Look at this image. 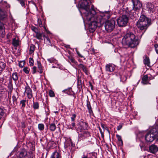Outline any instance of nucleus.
<instances>
[{"label": "nucleus", "mask_w": 158, "mask_h": 158, "mask_svg": "<svg viewBox=\"0 0 158 158\" xmlns=\"http://www.w3.org/2000/svg\"><path fill=\"white\" fill-rule=\"evenodd\" d=\"M29 65L31 66H32L34 65V60L33 58L30 57L29 59Z\"/></svg>", "instance_id": "473e14b6"}, {"label": "nucleus", "mask_w": 158, "mask_h": 158, "mask_svg": "<svg viewBox=\"0 0 158 158\" xmlns=\"http://www.w3.org/2000/svg\"><path fill=\"white\" fill-rule=\"evenodd\" d=\"M33 107L35 110L38 109L39 107V103L38 102H34L33 103Z\"/></svg>", "instance_id": "393cba45"}, {"label": "nucleus", "mask_w": 158, "mask_h": 158, "mask_svg": "<svg viewBox=\"0 0 158 158\" xmlns=\"http://www.w3.org/2000/svg\"><path fill=\"white\" fill-rule=\"evenodd\" d=\"M10 35L8 34L7 35V38L9 39L10 38Z\"/></svg>", "instance_id": "052dcab7"}, {"label": "nucleus", "mask_w": 158, "mask_h": 158, "mask_svg": "<svg viewBox=\"0 0 158 158\" xmlns=\"http://www.w3.org/2000/svg\"><path fill=\"white\" fill-rule=\"evenodd\" d=\"M144 59L143 60V63L145 65L149 66H150V62L149 57L145 56L144 57Z\"/></svg>", "instance_id": "aec40b11"}, {"label": "nucleus", "mask_w": 158, "mask_h": 158, "mask_svg": "<svg viewBox=\"0 0 158 158\" xmlns=\"http://www.w3.org/2000/svg\"><path fill=\"white\" fill-rule=\"evenodd\" d=\"M38 22L40 27H42L43 26V25L42 22H41V21L40 20L39 21V20H38Z\"/></svg>", "instance_id": "864d4df0"}, {"label": "nucleus", "mask_w": 158, "mask_h": 158, "mask_svg": "<svg viewBox=\"0 0 158 158\" xmlns=\"http://www.w3.org/2000/svg\"><path fill=\"white\" fill-rule=\"evenodd\" d=\"M49 95L50 97H52L55 96L54 92L52 90H50L49 92Z\"/></svg>", "instance_id": "e433bc0d"}, {"label": "nucleus", "mask_w": 158, "mask_h": 158, "mask_svg": "<svg viewBox=\"0 0 158 158\" xmlns=\"http://www.w3.org/2000/svg\"><path fill=\"white\" fill-rule=\"evenodd\" d=\"M27 86L25 88V93L27 94L29 99H31L32 97V90L27 83Z\"/></svg>", "instance_id": "ddd939ff"}, {"label": "nucleus", "mask_w": 158, "mask_h": 158, "mask_svg": "<svg viewBox=\"0 0 158 158\" xmlns=\"http://www.w3.org/2000/svg\"><path fill=\"white\" fill-rule=\"evenodd\" d=\"M115 65L112 64H107L106 65V70L107 72H113L115 69Z\"/></svg>", "instance_id": "4468645a"}, {"label": "nucleus", "mask_w": 158, "mask_h": 158, "mask_svg": "<svg viewBox=\"0 0 158 158\" xmlns=\"http://www.w3.org/2000/svg\"><path fill=\"white\" fill-rule=\"evenodd\" d=\"M76 52L77 54L81 58H83L84 56L81 55L80 53H79V52L77 50L76 51Z\"/></svg>", "instance_id": "603ef678"}, {"label": "nucleus", "mask_w": 158, "mask_h": 158, "mask_svg": "<svg viewBox=\"0 0 158 158\" xmlns=\"http://www.w3.org/2000/svg\"><path fill=\"white\" fill-rule=\"evenodd\" d=\"M12 98H13L14 101H15L16 100V99L15 98V96H13Z\"/></svg>", "instance_id": "13d9d810"}, {"label": "nucleus", "mask_w": 158, "mask_h": 158, "mask_svg": "<svg viewBox=\"0 0 158 158\" xmlns=\"http://www.w3.org/2000/svg\"><path fill=\"white\" fill-rule=\"evenodd\" d=\"M23 70L26 73L28 74L29 73L30 69L27 67H26L23 69Z\"/></svg>", "instance_id": "f704fd0d"}, {"label": "nucleus", "mask_w": 158, "mask_h": 158, "mask_svg": "<svg viewBox=\"0 0 158 158\" xmlns=\"http://www.w3.org/2000/svg\"><path fill=\"white\" fill-rule=\"evenodd\" d=\"M47 60L48 61V62L51 63H55V61H56V59L52 58L50 59H48Z\"/></svg>", "instance_id": "4c0bfd02"}, {"label": "nucleus", "mask_w": 158, "mask_h": 158, "mask_svg": "<svg viewBox=\"0 0 158 158\" xmlns=\"http://www.w3.org/2000/svg\"><path fill=\"white\" fill-rule=\"evenodd\" d=\"M77 85L78 87L79 88L81 87V78H80L79 77H77Z\"/></svg>", "instance_id": "cd10ccee"}, {"label": "nucleus", "mask_w": 158, "mask_h": 158, "mask_svg": "<svg viewBox=\"0 0 158 158\" xmlns=\"http://www.w3.org/2000/svg\"><path fill=\"white\" fill-rule=\"evenodd\" d=\"M133 3V10H129L128 8L127 7L125 10L126 13L129 16L132 18L133 17L135 14L133 11H135L137 12H139L142 7V4L139 0H131Z\"/></svg>", "instance_id": "39448f33"}, {"label": "nucleus", "mask_w": 158, "mask_h": 158, "mask_svg": "<svg viewBox=\"0 0 158 158\" xmlns=\"http://www.w3.org/2000/svg\"><path fill=\"white\" fill-rule=\"evenodd\" d=\"M12 81L11 79L9 80V82L8 84V88L10 92L11 93L12 91L13 87V84Z\"/></svg>", "instance_id": "412c9836"}, {"label": "nucleus", "mask_w": 158, "mask_h": 158, "mask_svg": "<svg viewBox=\"0 0 158 158\" xmlns=\"http://www.w3.org/2000/svg\"><path fill=\"white\" fill-rule=\"evenodd\" d=\"M31 29L35 33H37L39 31L38 29L34 26H32L31 27Z\"/></svg>", "instance_id": "58836bf2"}, {"label": "nucleus", "mask_w": 158, "mask_h": 158, "mask_svg": "<svg viewBox=\"0 0 158 158\" xmlns=\"http://www.w3.org/2000/svg\"><path fill=\"white\" fill-rule=\"evenodd\" d=\"M86 106L89 114L92 115L93 114V112L91 106L90 102L89 100H87L86 101Z\"/></svg>", "instance_id": "f3484780"}, {"label": "nucleus", "mask_w": 158, "mask_h": 158, "mask_svg": "<svg viewBox=\"0 0 158 158\" xmlns=\"http://www.w3.org/2000/svg\"><path fill=\"white\" fill-rule=\"evenodd\" d=\"M37 67L38 69V72L40 74L42 73L43 72V68L40 61H37Z\"/></svg>", "instance_id": "a211bd4d"}, {"label": "nucleus", "mask_w": 158, "mask_h": 158, "mask_svg": "<svg viewBox=\"0 0 158 158\" xmlns=\"http://www.w3.org/2000/svg\"><path fill=\"white\" fill-rule=\"evenodd\" d=\"M88 127L87 123L81 121L77 125V130L78 131L81 132L82 130H85L87 129Z\"/></svg>", "instance_id": "9d476101"}, {"label": "nucleus", "mask_w": 158, "mask_h": 158, "mask_svg": "<svg viewBox=\"0 0 158 158\" xmlns=\"http://www.w3.org/2000/svg\"><path fill=\"white\" fill-rule=\"evenodd\" d=\"M69 58L72 63H75V61L74 58L72 57H69Z\"/></svg>", "instance_id": "de8ad7c7"}, {"label": "nucleus", "mask_w": 158, "mask_h": 158, "mask_svg": "<svg viewBox=\"0 0 158 158\" xmlns=\"http://www.w3.org/2000/svg\"><path fill=\"white\" fill-rule=\"evenodd\" d=\"M74 144L72 142L71 139L70 138L68 139L64 143V147L67 149L70 150L72 148H70V146L74 147Z\"/></svg>", "instance_id": "f8f14e48"}, {"label": "nucleus", "mask_w": 158, "mask_h": 158, "mask_svg": "<svg viewBox=\"0 0 158 158\" xmlns=\"http://www.w3.org/2000/svg\"><path fill=\"white\" fill-rule=\"evenodd\" d=\"M14 152H12L10 153V156H11L12 154V153H13Z\"/></svg>", "instance_id": "e2e57ef3"}, {"label": "nucleus", "mask_w": 158, "mask_h": 158, "mask_svg": "<svg viewBox=\"0 0 158 158\" xmlns=\"http://www.w3.org/2000/svg\"><path fill=\"white\" fill-rule=\"evenodd\" d=\"M101 126L103 128V130H104V129H105V127H105L103 124H101Z\"/></svg>", "instance_id": "4d7b16f0"}, {"label": "nucleus", "mask_w": 158, "mask_h": 158, "mask_svg": "<svg viewBox=\"0 0 158 158\" xmlns=\"http://www.w3.org/2000/svg\"><path fill=\"white\" fill-rule=\"evenodd\" d=\"M50 158H61L60 154L59 152L55 151L52 154Z\"/></svg>", "instance_id": "dca6fc26"}, {"label": "nucleus", "mask_w": 158, "mask_h": 158, "mask_svg": "<svg viewBox=\"0 0 158 158\" xmlns=\"http://www.w3.org/2000/svg\"><path fill=\"white\" fill-rule=\"evenodd\" d=\"M25 64V63L24 61H21L19 62V66L20 67L22 68L24 66Z\"/></svg>", "instance_id": "c9c22d12"}, {"label": "nucleus", "mask_w": 158, "mask_h": 158, "mask_svg": "<svg viewBox=\"0 0 158 158\" xmlns=\"http://www.w3.org/2000/svg\"><path fill=\"white\" fill-rule=\"evenodd\" d=\"M18 1L19 2L22 6L25 5V4L24 0H18Z\"/></svg>", "instance_id": "a18cd8bd"}, {"label": "nucleus", "mask_w": 158, "mask_h": 158, "mask_svg": "<svg viewBox=\"0 0 158 158\" xmlns=\"http://www.w3.org/2000/svg\"><path fill=\"white\" fill-rule=\"evenodd\" d=\"M83 71L87 74H88V73H87V70L86 68H85V69H83Z\"/></svg>", "instance_id": "5fc2aeb1"}, {"label": "nucleus", "mask_w": 158, "mask_h": 158, "mask_svg": "<svg viewBox=\"0 0 158 158\" xmlns=\"http://www.w3.org/2000/svg\"><path fill=\"white\" fill-rule=\"evenodd\" d=\"M116 137H117V138L118 141L119 142H121V143L122 144H123V141H122V140L121 139V137L120 135H116Z\"/></svg>", "instance_id": "a19ab883"}, {"label": "nucleus", "mask_w": 158, "mask_h": 158, "mask_svg": "<svg viewBox=\"0 0 158 158\" xmlns=\"http://www.w3.org/2000/svg\"><path fill=\"white\" fill-rule=\"evenodd\" d=\"M26 100H23L20 101V104H22V108H24L25 106Z\"/></svg>", "instance_id": "72a5a7b5"}, {"label": "nucleus", "mask_w": 158, "mask_h": 158, "mask_svg": "<svg viewBox=\"0 0 158 158\" xmlns=\"http://www.w3.org/2000/svg\"><path fill=\"white\" fill-rule=\"evenodd\" d=\"M2 34H5V32H4H4H2Z\"/></svg>", "instance_id": "338daca9"}, {"label": "nucleus", "mask_w": 158, "mask_h": 158, "mask_svg": "<svg viewBox=\"0 0 158 158\" xmlns=\"http://www.w3.org/2000/svg\"><path fill=\"white\" fill-rule=\"evenodd\" d=\"M154 47L155 48V50L157 54H158V45L155 44L154 45Z\"/></svg>", "instance_id": "8fccbe9b"}, {"label": "nucleus", "mask_w": 158, "mask_h": 158, "mask_svg": "<svg viewBox=\"0 0 158 158\" xmlns=\"http://www.w3.org/2000/svg\"><path fill=\"white\" fill-rule=\"evenodd\" d=\"M71 125L73 127H72L71 128L72 129H73V127H74L75 126V123H72Z\"/></svg>", "instance_id": "6e6d98bb"}, {"label": "nucleus", "mask_w": 158, "mask_h": 158, "mask_svg": "<svg viewBox=\"0 0 158 158\" xmlns=\"http://www.w3.org/2000/svg\"><path fill=\"white\" fill-rule=\"evenodd\" d=\"M34 154L32 151L27 152L25 149L19 151L12 158H32Z\"/></svg>", "instance_id": "0eeeda50"}, {"label": "nucleus", "mask_w": 158, "mask_h": 158, "mask_svg": "<svg viewBox=\"0 0 158 158\" xmlns=\"http://www.w3.org/2000/svg\"><path fill=\"white\" fill-rule=\"evenodd\" d=\"M120 81L123 82L126 81L127 79L126 76L124 75H120Z\"/></svg>", "instance_id": "c756f323"}, {"label": "nucleus", "mask_w": 158, "mask_h": 158, "mask_svg": "<svg viewBox=\"0 0 158 158\" xmlns=\"http://www.w3.org/2000/svg\"><path fill=\"white\" fill-rule=\"evenodd\" d=\"M32 73L33 74H35L36 72V67L34 66L32 68Z\"/></svg>", "instance_id": "37998d69"}, {"label": "nucleus", "mask_w": 158, "mask_h": 158, "mask_svg": "<svg viewBox=\"0 0 158 158\" xmlns=\"http://www.w3.org/2000/svg\"><path fill=\"white\" fill-rule=\"evenodd\" d=\"M85 14V17H83L84 20L90 21L89 23V29L90 32L93 33L97 27H101L103 24L107 19H109L110 16L109 12L106 11L100 14L96 13L88 15Z\"/></svg>", "instance_id": "f03ea898"}, {"label": "nucleus", "mask_w": 158, "mask_h": 158, "mask_svg": "<svg viewBox=\"0 0 158 158\" xmlns=\"http://www.w3.org/2000/svg\"><path fill=\"white\" fill-rule=\"evenodd\" d=\"M10 6L6 2L1 0L0 1V23L1 21H5L7 19V11L10 10ZM4 27L0 25V29L4 30Z\"/></svg>", "instance_id": "7ed1b4c3"}, {"label": "nucleus", "mask_w": 158, "mask_h": 158, "mask_svg": "<svg viewBox=\"0 0 158 158\" xmlns=\"http://www.w3.org/2000/svg\"><path fill=\"white\" fill-rule=\"evenodd\" d=\"M6 67V64L3 63H0V71H2L5 69Z\"/></svg>", "instance_id": "7c9ffc66"}, {"label": "nucleus", "mask_w": 158, "mask_h": 158, "mask_svg": "<svg viewBox=\"0 0 158 158\" xmlns=\"http://www.w3.org/2000/svg\"><path fill=\"white\" fill-rule=\"evenodd\" d=\"M123 6L124 4L123 3H119L118 5V6L120 8H121L122 10H123V9H124V8H123Z\"/></svg>", "instance_id": "09e8293b"}, {"label": "nucleus", "mask_w": 158, "mask_h": 158, "mask_svg": "<svg viewBox=\"0 0 158 158\" xmlns=\"http://www.w3.org/2000/svg\"><path fill=\"white\" fill-rule=\"evenodd\" d=\"M44 124H43L40 123V124H38V129L40 131H41L43 130L44 129Z\"/></svg>", "instance_id": "2f4dec72"}, {"label": "nucleus", "mask_w": 158, "mask_h": 158, "mask_svg": "<svg viewBox=\"0 0 158 158\" xmlns=\"http://www.w3.org/2000/svg\"><path fill=\"white\" fill-rule=\"evenodd\" d=\"M56 127L55 124L52 123L50 125V130L51 131H54L56 129Z\"/></svg>", "instance_id": "bb28decb"}, {"label": "nucleus", "mask_w": 158, "mask_h": 158, "mask_svg": "<svg viewBox=\"0 0 158 158\" xmlns=\"http://www.w3.org/2000/svg\"><path fill=\"white\" fill-rule=\"evenodd\" d=\"M54 112H55V113H58V112L57 111H55Z\"/></svg>", "instance_id": "69168bd1"}, {"label": "nucleus", "mask_w": 158, "mask_h": 158, "mask_svg": "<svg viewBox=\"0 0 158 158\" xmlns=\"http://www.w3.org/2000/svg\"><path fill=\"white\" fill-rule=\"evenodd\" d=\"M146 10L150 13H153L156 9V7L154 4L148 2L146 4Z\"/></svg>", "instance_id": "9b49d317"}, {"label": "nucleus", "mask_w": 158, "mask_h": 158, "mask_svg": "<svg viewBox=\"0 0 158 158\" xmlns=\"http://www.w3.org/2000/svg\"><path fill=\"white\" fill-rule=\"evenodd\" d=\"M4 113V110L2 108H0V119L2 117Z\"/></svg>", "instance_id": "ea45409f"}, {"label": "nucleus", "mask_w": 158, "mask_h": 158, "mask_svg": "<svg viewBox=\"0 0 158 158\" xmlns=\"http://www.w3.org/2000/svg\"><path fill=\"white\" fill-rule=\"evenodd\" d=\"M123 126L122 124H120L117 127V130H120L122 128Z\"/></svg>", "instance_id": "3c124183"}, {"label": "nucleus", "mask_w": 158, "mask_h": 158, "mask_svg": "<svg viewBox=\"0 0 158 158\" xmlns=\"http://www.w3.org/2000/svg\"><path fill=\"white\" fill-rule=\"evenodd\" d=\"M76 117V115L75 114H73L72 115V116L71 118V121L73 122L75 120V119Z\"/></svg>", "instance_id": "c03bdc74"}, {"label": "nucleus", "mask_w": 158, "mask_h": 158, "mask_svg": "<svg viewBox=\"0 0 158 158\" xmlns=\"http://www.w3.org/2000/svg\"><path fill=\"white\" fill-rule=\"evenodd\" d=\"M81 158H88L87 156H85L84 155L83 157H82Z\"/></svg>", "instance_id": "bf43d9fd"}, {"label": "nucleus", "mask_w": 158, "mask_h": 158, "mask_svg": "<svg viewBox=\"0 0 158 158\" xmlns=\"http://www.w3.org/2000/svg\"><path fill=\"white\" fill-rule=\"evenodd\" d=\"M12 77L13 80L15 81L18 79V74L17 73H14L12 74Z\"/></svg>", "instance_id": "5701e85b"}, {"label": "nucleus", "mask_w": 158, "mask_h": 158, "mask_svg": "<svg viewBox=\"0 0 158 158\" xmlns=\"http://www.w3.org/2000/svg\"><path fill=\"white\" fill-rule=\"evenodd\" d=\"M106 129H107V130L109 132H109V130H108L107 129V128H106Z\"/></svg>", "instance_id": "774afa93"}, {"label": "nucleus", "mask_w": 158, "mask_h": 158, "mask_svg": "<svg viewBox=\"0 0 158 158\" xmlns=\"http://www.w3.org/2000/svg\"><path fill=\"white\" fill-rule=\"evenodd\" d=\"M150 19L145 15H141L137 23V26L139 29V34L136 36L137 38L135 35L131 32L126 34L122 40V43L123 45L127 46L131 48L135 47L139 44V39H141L149 26L148 23Z\"/></svg>", "instance_id": "f257e3e1"}, {"label": "nucleus", "mask_w": 158, "mask_h": 158, "mask_svg": "<svg viewBox=\"0 0 158 158\" xmlns=\"http://www.w3.org/2000/svg\"><path fill=\"white\" fill-rule=\"evenodd\" d=\"M128 21V17L126 15H122L118 18L117 23L119 27H123L126 25Z\"/></svg>", "instance_id": "1a4fd4ad"}, {"label": "nucleus", "mask_w": 158, "mask_h": 158, "mask_svg": "<svg viewBox=\"0 0 158 158\" xmlns=\"http://www.w3.org/2000/svg\"><path fill=\"white\" fill-rule=\"evenodd\" d=\"M62 91L68 95H70L72 94V89L71 88H69L67 89H64Z\"/></svg>", "instance_id": "a878e982"}, {"label": "nucleus", "mask_w": 158, "mask_h": 158, "mask_svg": "<svg viewBox=\"0 0 158 158\" xmlns=\"http://www.w3.org/2000/svg\"><path fill=\"white\" fill-rule=\"evenodd\" d=\"M35 46L33 44H31L30 46L29 53L30 54H31L33 53L35 49Z\"/></svg>", "instance_id": "c85d7f7f"}, {"label": "nucleus", "mask_w": 158, "mask_h": 158, "mask_svg": "<svg viewBox=\"0 0 158 158\" xmlns=\"http://www.w3.org/2000/svg\"><path fill=\"white\" fill-rule=\"evenodd\" d=\"M12 44L14 47H17L19 45V40L14 38L13 39Z\"/></svg>", "instance_id": "4be33fe9"}, {"label": "nucleus", "mask_w": 158, "mask_h": 158, "mask_svg": "<svg viewBox=\"0 0 158 158\" xmlns=\"http://www.w3.org/2000/svg\"><path fill=\"white\" fill-rule=\"evenodd\" d=\"M158 130L155 128H153L145 135L146 141L148 143H151L155 140L156 142L158 143Z\"/></svg>", "instance_id": "423d86ee"}, {"label": "nucleus", "mask_w": 158, "mask_h": 158, "mask_svg": "<svg viewBox=\"0 0 158 158\" xmlns=\"http://www.w3.org/2000/svg\"><path fill=\"white\" fill-rule=\"evenodd\" d=\"M79 66L80 67V68L82 69V70L86 68L84 65L81 64H80L79 65Z\"/></svg>", "instance_id": "49530a36"}, {"label": "nucleus", "mask_w": 158, "mask_h": 158, "mask_svg": "<svg viewBox=\"0 0 158 158\" xmlns=\"http://www.w3.org/2000/svg\"><path fill=\"white\" fill-rule=\"evenodd\" d=\"M36 38L39 40H42L43 34L40 32H39V31L37 33H36Z\"/></svg>", "instance_id": "b1692460"}, {"label": "nucleus", "mask_w": 158, "mask_h": 158, "mask_svg": "<svg viewBox=\"0 0 158 158\" xmlns=\"http://www.w3.org/2000/svg\"><path fill=\"white\" fill-rule=\"evenodd\" d=\"M149 151L151 153H154L158 151V147L155 145L152 144L149 147Z\"/></svg>", "instance_id": "2eb2a0df"}, {"label": "nucleus", "mask_w": 158, "mask_h": 158, "mask_svg": "<svg viewBox=\"0 0 158 158\" xmlns=\"http://www.w3.org/2000/svg\"><path fill=\"white\" fill-rule=\"evenodd\" d=\"M78 6L80 8L79 10L82 18L85 17V14H88V15L95 13V10L92 7L89 9V3L87 0H81L79 2Z\"/></svg>", "instance_id": "20e7f679"}, {"label": "nucleus", "mask_w": 158, "mask_h": 158, "mask_svg": "<svg viewBox=\"0 0 158 158\" xmlns=\"http://www.w3.org/2000/svg\"><path fill=\"white\" fill-rule=\"evenodd\" d=\"M115 24V21L113 19L106 21L104 26L106 30L107 31L111 32L114 28Z\"/></svg>", "instance_id": "6e6552de"}, {"label": "nucleus", "mask_w": 158, "mask_h": 158, "mask_svg": "<svg viewBox=\"0 0 158 158\" xmlns=\"http://www.w3.org/2000/svg\"><path fill=\"white\" fill-rule=\"evenodd\" d=\"M44 40L45 42H48L49 43H50V41L48 37L45 36L44 35Z\"/></svg>", "instance_id": "79ce46f5"}, {"label": "nucleus", "mask_w": 158, "mask_h": 158, "mask_svg": "<svg viewBox=\"0 0 158 158\" xmlns=\"http://www.w3.org/2000/svg\"><path fill=\"white\" fill-rule=\"evenodd\" d=\"M156 70L157 72H158V66L156 68Z\"/></svg>", "instance_id": "680f3d73"}, {"label": "nucleus", "mask_w": 158, "mask_h": 158, "mask_svg": "<svg viewBox=\"0 0 158 158\" xmlns=\"http://www.w3.org/2000/svg\"><path fill=\"white\" fill-rule=\"evenodd\" d=\"M148 77L147 75L144 76L142 78L141 83L143 85L148 84Z\"/></svg>", "instance_id": "6ab92c4d"}, {"label": "nucleus", "mask_w": 158, "mask_h": 158, "mask_svg": "<svg viewBox=\"0 0 158 158\" xmlns=\"http://www.w3.org/2000/svg\"><path fill=\"white\" fill-rule=\"evenodd\" d=\"M99 130H100V131L101 132V133H102V131H101V129H100V128H99Z\"/></svg>", "instance_id": "0e129e2a"}]
</instances>
